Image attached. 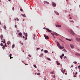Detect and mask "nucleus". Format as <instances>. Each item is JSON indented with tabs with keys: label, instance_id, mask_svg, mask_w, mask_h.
<instances>
[{
	"label": "nucleus",
	"instance_id": "1",
	"mask_svg": "<svg viewBox=\"0 0 80 80\" xmlns=\"http://www.w3.org/2000/svg\"><path fill=\"white\" fill-rule=\"evenodd\" d=\"M70 32L72 35H73V36H75V33H74V32H73V31H72V30H71Z\"/></svg>",
	"mask_w": 80,
	"mask_h": 80
},
{
	"label": "nucleus",
	"instance_id": "2",
	"mask_svg": "<svg viewBox=\"0 0 80 80\" xmlns=\"http://www.w3.org/2000/svg\"><path fill=\"white\" fill-rule=\"evenodd\" d=\"M52 6L53 7H56V4L55 3L52 2Z\"/></svg>",
	"mask_w": 80,
	"mask_h": 80
},
{
	"label": "nucleus",
	"instance_id": "3",
	"mask_svg": "<svg viewBox=\"0 0 80 80\" xmlns=\"http://www.w3.org/2000/svg\"><path fill=\"white\" fill-rule=\"evenodd\" d=\"M46 30H47V31H48V32H52V31H51V30H49V29H48V28H46Z\"/></svg>",
	"mask_w": 80,
	"mask_h": 80
},
{
	"label": "nucleus",
	"instance_id": "4",
	"mask_svg": "<svg viewBox=\"0 0 80 80\" xmlns=\"http://www.w3.org/2000/svg\"><path fill=\"white\" fill-rule=\"evenodd\" d=\"M54 12L55 14L57 15H59V13L57 12L56 11H54Z\"/></svg>",
	"mask_w": 80,
	"mask_h": 80
},
{
	"label": "nucleus",
	"instance_id": "5",
	"mask_svg": "<svg viewBox=\"0 0 80 80\" xmlns=\"http://www.w3.org/2000/svg\"><path fill=\"white\" fill-rule=\"evenodd\" d=\"M76 40L78 42H80V38H76Z\"/></svg>",
	"mask_w": 80,
	"mask_h": 80
},
{
	"label": "nucleus",
	"instance_id": "6",
	"mask_svg": "<svg viewBox=\"0 0 80 80\" xmlns=\"http://www.w3.org/2000/svg\"><path fill=\"white\" fill-rule=\"evenodd\" d=\"M70 46L72 48H74V46H73L72 44H70Z\"/></svg>",
	"mask_w": 80,
	"mask_h": 80
},
{
	"label": "nucleus",
	"instance_id": "7",
	"mask_svg": "<svg viewBox=\"0 0 80 80\" xmlns=\"http://www.w3.org/2000/svg\"><path fill=\"white\" fill-rule=\"evenodd\" d=\"M18 35L20 36V37H21V36H22V32H19V33H18Z\"/></svg>",
	"mask_w": 80,
	"mask_h": 80
},
{
	"label": "nucleus",
	"instance_id": "8",
	"mask_svg": "<svg viewBox=\"0 0 80 80\" xmlns=\"http://www.w3.org/2000/svg\"><path fill=\"white\" fill-rule=\"evenodd\" d=\"M3 35H1L0 38H1V40H2V39L3 38Z\"/></svg>",
	"mask_w": 80,
	"mask_h": 80
},
{
	"label": "nucleus",
	"instance_id": "9",
	"mask_svg": "<svg viewBox=\"0 0 80 80\" xmlns=\"http://www.w3.org/2000/svg\"><path fill=\"white\" fill-rule=\"evenodd\" d=\"M3 28L5 30H7V28L5 25H4L3 26Z\"/></svg>",
	"mask_w": 80,
	"mask_h": 80
},
{
	"label": "nucleus",
	"instance_id": "10",
	"mask_svg": "<svg viewBox=\"0 0 80 80\" xmlns=\"http://www.w3.org/2000/svg\"><path fill=\"white\" fill-rule=\"evenodd\" d=\"M51 35H52V36L54 38H55V36H54V34H53V33H51Z\"/></svg>",
	"mask_w": 80,
	"mask_h": 80
},
{
	"label": "nucleus",
	"instance_id": "11",
	"mask_svg": "<svg viewBox=\"0 0 80 80\" xmlns=\"http://www.w3.org/2000/svg\"><path fill=\"white\" fill-rule=\"evenodd\" d=\"M59 48H60L61 49H63L64 48V47H61V46H60L59 47Z\"/></svg>",
	"mask_w": 80,
	"mask_h": 80
},
{
	"label": "nucleus",
	"instance_id": "12",
	"mask_svg": "<svg viewBox=\"0 0 80 80\" xmlns=\"http://www.w3.org/2000/svg\"><path fill=\"white\" fill-rule=\"evenodd\" d=\"M48 51H47V50H45L44 51V52L45 53H48Z\"/></svg>",
	"mask_w": 80,
	"mask_h": 80
},
{
	"label": "nucleus",
	"instance_id": "13",
	"mask_svg": "<svg viewBox=\"0 0 80 80\" xmlns=\"http://www.w3.org/2000/svg\"><path fill=\"white\" fill-rule=\"evenodd\" d=\"M75 55H77V56H79V55H80V54H78V53H75Z\"/></svg>",
	"mask_w": 80,
	"mask_h": 80
},
{
	"label": "nucleus",
	"instance_id": "14",
	"mask_svg": "<svg viewBox=\"0 0 80 80\" xmlns=\"http://www.w3.org/2000/svg\"><path fill=\"white\" fill-rule=\"evenodd\" d=\"M57 45H58V47H60V44H59V43L58 42H57Z\"/></svg>",
	"mask_w": 80,
	"mask_h": 80
},
{
	"label": "nucleus",
	"instance_id": "15",
	"mask_svg": "<svg viewBox=\"0 0 80 80\" xmlns=\"http://www.w3.org/2000/svg\"><path fill=\"white\" fill-rule=\"evenodd\" d=\"M5 45H3V46L2 47V49L3 50H5Z\"/></svg>",
	"mask_w": 80,
	"mask_h": 80
},
{
	"label": "nucleus",
	"instance_id": "16",
	"mask_svg": "<svg viewBox=\"0 0 80 80\" xmlns=\"http://www.w3.org/2000/svg\"><path fill=\"white\" fill-rule=\"evenodd\" d=\"M1 42H3V43H5V40L4 39V41H2Z\"/></svg>",
	"mask_w": 80,
	"mask_h": 80
},
{
	"label": "nucleus",
	"instance_id": "17",
	"mask_svg": "<svg viewBox=\"0 0 80 80\" xmlns=\"http://www.w3.org/2000/svg\"><path fill=\"white\" fill-rule=\"evenodd\" d=\"M45 38L46 39H48V38H49L48 36H47L46 37V38Z\"/></svg>",
	"mask_w": 80,
	"mask_h": 80
},
{
	"label": "nucleus",
	"instance_id": "18",
	"mask_svg": "<svg viewBox=\"0 0 80 80\" xmlns=\"http://www.w3.org/2000/svg\"><path fill=\"white\" fill-rule=\"evenodd\" d=\"M66 40H68L69 41H71V39H68V38H66Z\"/></svg>",
	"mask_w": 80,
	"mask_h": 80
},
{
	"label": "nucleus",
	"instance_id": "19",
	"mask_svg": "<svg viewBox=\"0 0 80 80\" xmlns=\"http://www.w3.org/2000/svg\"><path fill=\"white\" fill-rule=\"evenodd\" d=\"M7 44H8V45L10 44V41H8V42H7Z\"/></svg>",
	"mask_w": 80,
	"mask_h": 80
},
{
	"label": "nucleus",
	"instance_id": "20",
	"mask_svg": "<svg viewBox=\"0 0 80 80\" xmlns=\"http://www.w3.org/2000/svg\"><path fill=\"white\" fill-rule=\"evenodd\" d=\"M60 63L59 62H57V65H60Z\"/></svg>",
	"mask_w": 80,
	"mask_h": 80
},
{
	"label": "nucleus",
	"instance_id": "21",
	"mask_svg": "<svg viewBox=\"0 0 80 80\" xmlns=\"http://www.w3.org/2000/svg\"><path fill=\"white\" fill-rule=\"evenodd\" d=\"M63 51H64V52H67V51H66V50L65 49H63Z\"/></svg>",
	"mask_w": 80,
	"mask_h": 80
},
{
	"label": "nucleus",
	"instance_id": "22",
	"mask_svg": "<svg viewBox=\"0 0 80 80\" xmlns=\"http://www.w3.org/2000/svg\"><path fill=\"white\" fill-rule=\"evenodd\" d=\"M28 34H27V33H25V36L26 37H27Z\"/></svg>",
	"mask_w": 80,
	"mask_h": 80
},
{
	"label": "nucleus",
	"instance_id": "23",
	"mask_svg": "<svg viewBox=\"0 0 80 80\" xmlns=\"http://www.w3.org/2000/svg\"><path fill=\"white\" fill-rule=\"evenodd\" d=\"M73 63H74L75 64H77V62H73Z\"/></svg>",
	"mask_w": 80,
	"mask_h": 80
},
{
	"label": "nucleus",
	"instance_id": "24",
	"mask_svg": "<svg viewBox=\"0 0 80 80\" xmlns=\"http://www.w3.org/2000/svg\"><path fill=\"white\" fill-rule=\"evenodd\" d=\"M33 66L34 67H35V68H37V66H36V65H34Z\"/></svg>",
	"mask_w": 80,
	"mask_h": 80
},
{
	"label": "nucleus",
	"instance_id": "25",
	"mask_svg": "<svg viewBox=\"0 0 80 80\" xmlns=\"http://www.w3.org/2000/svg\"><path fill=\"white\" fill-rule=\"evenodd\" d=\"M55 35H58V34H57V33L56 32H55V33H54Z\"/></svg>",
	"mask_w": 80,
	"mask_h": 80
},
{
	"label": "nucleus",
	"instance_id": "26",
	"mask_svg": "<svg viewBox=\"0 0 80 80\" xmlns=\"http://www.w3.org/2000/svg\"><path fill=\"white\" fill-rule=\"evenodd\" d=\"M61 57H64V54L63 53L62 54V55L61 56Z\"/></svg>",
	"mask_w": 80,
	"mask_h": 80
},
{
	"label": "nucleus",
	"instance_id": "27",
	"mask_svg": "<svg viewBox=\"0 0 80 80\" xmlns=\"http://www.w3.org/2000/svg\"><path fill=\"white\" fill-rule=\"evenodd\" d=\"M20 10L21 11V12H23V9L22 8L20 9Z\"/></svg>",
	"mask_w": 80,
	"mask_h": 80
},
{
	"label": "nucleus",
	"instance_id": "28",
	"mask_svg": "<svg viewBox=\"0 0 80 80\" xmlns=\"http://www.w3.org/2000/svg\"><path fill=\"white\" fill-rule=\"evenodd\" d=\"M3 43H1V47H2L3 46Z\"/></svg>",
	"mask_w": 80,
	"mask_h": 80
},
{
	"label": "nucleus",
	"instance_id": "29",
	"mask_svg": "<svg viewBox=\"0 0 80 80\" xmlns=\"http://www.w3.org/2000/svg\"><path fill=\"white\" fill-rule=\"evenodd\" d=\"M51 73H52V75H53V74H54V72H51Z\"/></svg>",
	"mask_w": 80,
	"mask_h": 80
},
{
	"label": "nucleus",
	"instance_id": "30",
	"mask_svg": "<svg viewBox=\"0 0 80 80\" xmlns=\"http://www.w3.org/2000/svg\"><path fill=\"white\" fill-rule=\"evenodd\" d=\"M47 60H50V59L49 58H47Z\"/></svg>",
	"mask_w": 80,
	"mask_h": 80
},
{
	"label": "nucleus",
	"instance_id": "31",
	"mask_svg": "<svg viewBox=\"0 0 80 80\" xmlns=\"http://www.w3.org/2000/svg\"><path fill=\"white\" fill-rule=\"evenodd\" d=\"M15 8H14V7H13V8H12V10H13V11H14V9Z\"/></svg>",
	"mask_w": 80,
	"mask_h": 80
},
{
	"label": "nucleus",
	"instance_id": "32",
	"mask_svg": "<svg viewBox=\"0 0 80 80\" xmlns=\"http://www.w3.org/2000/svg\"><path fill=\"white\" fill-rule=\"evenodd\" d=\"M14 47H15V45L14 44H13L12 45V48H14Z\"/></svg>",
	"mask_w": 80,
	"mask_h": 80
},
{
	"label": "nucleus",
	"instance_id": "33",
	"mask_svg": "<svg viewBox=\"0 0 80 80\" xmlns=\"http://www.w3.org/2000/svg\"><path fill=\"white\" fill-rule=\"evenodd\" d=\"M62 27V26L60 25H58V27Z\"/></svg>",
	"mask_w": 80,
	"mask_h": 80
},
{
	"label": "nucleus",
	"instance_id": "34",
	"mask_svg": "<svg viewBox=\"0 0 80 80\" xmlns=\"http://www.w3.org/2000/svg\"><path fill=\"white\" fill-rule=\"evenodd\" d=\"M75 75L76 74H75V75L73 76V77H77V76H76Z\"/></svg>",
	"mask_w": 80,
	"mask_h": 80
},
{
	"label": "nucleus",
	"instance_id": "35",
	"mask_svg": "<svg viewBox=\"0 0 80 80\" xmlns=\"http://www.w3.org/2000/svg\"><path fill=\"white\" fill-rule=\"evenodd\" d=\"M46 3H47V4H49V2H46Z\"/></svg>",
	"mask_w": 80,
	"mask_h": 80
},
{
	"label": "nucleus",
	"instance_id": "36",
	"mask_svg": "<svg viewBox=\"0 0 80 80\" xmlns=\"http://www.w3.org/2000/svg\"><path fill=\"white\" fill-rule=\"evenodd\" d=\"M44 3H47V1H44Z\"/></svg>",
	"mask_w": 80,
	"mask_h": 80
},
{
	"label": "nucleus",
	"instance_id": "37",
	"mask_svg": "<svg viewBox=\"0 0 80 80\" xmlns=\"http://www.w3.org/2000/svg\"><path fill=\"white\" fill-rule=\"evenodd\" d=\"M22 16V17H24V14H21Z\"/></svg>",
	"mask_w": 80,
	"mask_h": 80
},
{
	"label": "nucleus",
	"instance_id": "38",
	"mask_svg": "<svg viewBox=\"0 0 80 80\" xmlns=\"http://www.w3.org/2000/svg\"><path fill=\"white\" fill-rule=\"evenodd\" d=\"M40 73H37L38 75H40Z\"/></svg>",
	"mask_w": 80,
	"mask_h": 80
},
{
	"label": "nucleus",
	"instance_id": "39",
	"mask_svg": "<svg viewBox=\"0 0 80 80\" xmlns=\"http://www.w3.org/2000/svg\"><path fill=\"white\" fill-rule=\"evenodd\" d=\"M71 22H73V23H74V21L73 20H72L71 21H70Z\"/></svg>",
	"mask_w": 80,
	"mask_h": 80
},
{
	"label": "nucleus",
	"instance_id": "40",
	"mask_svg": "<svg viewBox=\"0 0 80 80\" xmlns=\"http://www.w3.org/2000/svg\"><path fill=\"white\" fill-rule=\"evenodd\" d=\"M60 57L61 58V59L62 60V57L60 56Z\"/></svg>",
	"mask_w": 80,
	"mask_h": 80
},
{
	"label": "nucleus",
	"instance_id": "41",
	"mask_svg": "<svg viewBox=\"0 0 80 80\" xmlns=\"http://www.w3.org/2000/svg\"><path fill=\"white\" fill-rule=\"evenodd\" d=\"M43 35H44V37L45 38H46V35H45V34H44Z\"/></svg>",
	"mask_w": 80,
	"mask_h": 80
},
{
	"label": "nucleus",
	"instance_id": "42",
	"mask_svg": "<svg viewBox=\"0 0 80 80\" xmlns=\"http://www.w3.org/2000/svg\"><path fill=\"white\" fill-rule=\"evenodd\" d=\"M67 58V57L66 56H64V58L65 59V58Z\"/></svg>",
	"mask_w": 80,
	"mask_h": 80
},
{
	"label": "nucleus",
	"instance_id": "43",
	"mask_svg": "<svg viewBox=\"0 0 80 80\" xmlns=\"http://www.w3.org/2000/svg\"><path fill=\"white\" fill-rule=\"evenodd\" d=\"M10 59H11V58H13V57H11V56H10Z\"/></svg>",
	"mask_w": 80,
	"mask_h": 80
},
{
	"label": "nucleus",
	"instance_id": "44",
	"mask_svg": "<svg viewBox=\"0 0 80 80\" xmlns=\"http://www.w3.org/2000/svg\"><path fill=\"white\" fill-rule=\"evenodd\" d=\"M27 37H26L25 38V40H27Z\"/></svg>",
	"mask_w": 80,
	"mask_h": 80
},
{
	"label": "nucleus",
	"instance_id": "45",
	"mask_svg": "<svg viewBox=\"0 0 80 80\" xmlns=\"http://www.w3.org/2000/svg\"><path fill=\"white\" fill-rule=\"evenodd\" d=\"M16 19H17V21H18L19 20V19H18V18H17Z\"/></svg>",
	"mask_w": 80,
	"mask_h": 80
},
{
	"label": "nucleus",
	"instance_id": "46",
	"mask_svg": "<svg viewBox=\"0 0 80 80\" xmlns=\"http://www.w3.org/2000/svg\"><path fill=\"white\" fill-rule=\"evenodd\" d=\"M10 57H11V56H12V54H11L10 55H9Z\"/></svg>",
	"mask_w": 80,
	"mask_h": 80
},
{
	"label": "nucleus",
	"instance_id": "47",
	"mask_svg": "<svg viewBox=\"0 0 80 80\" xmlns=\"http://www.w3.org/2000/svg\"><path fill=\"white\" fill-rule=\"evenodd\" d=\"M5 45L6 47H7V45L6 44V43H5Z\"/></svg>",
	"mask_w": 80,
	"mask_h": 80
},
{
	"label": "nucleus",
	"instance_id": "48",
	"mask_svg": "<svg viewBox=\"0 0 80 80\" xmlns=\"http://www.w3.org/2000/svg\"><path fill=\"white\" fill-rule=\"evenodd\" d=\"M56 27H58V25H56Z\"/></svg>",
	"mask_w": 80,
	"mask_h": 80
},
{
	"label": "nucleus",
	"instance_id": "49",
	"mask_svg": "<svg viewBox=\"0 0 80 80\" xmlns=\"http://www.w3.org/2000/svg\"><path fill=\"white\" fill-rule=\"evenodd\" d=\"M28 56H29V57H31V56L29 54Z\"/></svg>",
	"mask_w": 80,
	"mask_h": 80
},
{
	"label": "nucleus",
	"instance_id": "50",
	"mask_svg": "<svg viewBox=\"0 0 80 80\" xmlns=\"http://www.w3.org/2000/svg\"><path fill=\"white\" fill-rule=\"evenodd\" d=\"M15 28H17V25H15Z\"/></svg>",
	"mask_w": 80,
	"mask_h": 80
},
{
	"label": "nucleus",
	"instance_id": "51",
	"mask_svg": "<svg viewBox=\"0 0 80 80\" xmlns=\"http://www.w3.org/2000/svg\"><path fill=\"white\" fill-rule=\"evenodd\" d=\"M7 55H10V54L9 53H8Z\"/></svg>",
	"mask_w": 80,
	"mask_h": 80
},
{
	"label": "nucleus",
	"instance_id": "52",
	"mask_svg": "<svg viewBox=\"0 0 80 80\" xmlns=\"http://www.w3.org/2000/svg\"><path fill=\"white\" fill-rule=\"evenodd\" d=\"M53 77V78H55V76H54Z\"/></svg>",
	"mask_w": 80,
	"mask_h": 80
},
{
	"label": "nucleus",
	"instance_id": "53",
	"mask_svg": "<svg viewBox=\"0 0 80 80\" xmlns=\"http://www.w3.org/2000/svg\"><path fill=\"white\" fill-rule=\"evenodd\" d=\"M17 32H18V33L19 32V31L18 30L17 31Z\"/></svg>",
	"mask_w": 80,
	"mask_h": 80
},
{
	"label": "nucleus",
	"instance_id": "54",
	"mask_svg": "<svg viewBox=\"0 0 80 80\" xmlns=\"http://www.w3.org/2000/svg\"><path fill=\"white\" fill-rule=\"evenodd\" d=\"M41 51V52H43V50L42 49Z\"/></svg>",
	"mask_w": 80,
	"mask_h": 80
},
{
	"label": "nucleus",
	"instance_id": "55",
	"mask_svg": "<svg viewBox=\"0 0 80 80\" xmlns=\"http://www.w3.org/2000/svg\"><path fill=\"white\" fill-rule=\"evenodd\" d=\"M43 29H46V28H45V27H44L43 28Z\"/></svg>",
	"mask_w": 80,
	"mask_h": 80
},
{
	"label": "nucleus",
	"instance_id": "56",
	"mask_svg": "<svg viewBox=\"0 0 80 80\" xmlns=\"http://www.w3.org/2000/svg\"><path fill=\"white\" fill-rule=\"evenodd\" d=\"M23 38H25V36H23Z\"/></svg>",
	"mask_w": 80,
	"mask_h": 80
},
{
	"label": "nucleus",
	"instance_id": "57",
	"mask_svg": "<svg viewBox=\"0 0 80 80\" xmlns=\"http://www.w3.org/2000/svg\"><path fill=\"white\" fill-rule=\"evenodd\" d=\"M34 40H35V37L33 38Z\"/></svg>",
	"mask_w": 80,
	"mask_h": 80
},
{
	"label": "nucleus",
	"instance_id": "58",
	"mask_svg": "<svg viewBox=\"0 0 80 80\" xmlns=\"http://www.w3.org/2000/svg\"><path fill=\"white\" fill-rule=\"evenodd\" d=\"M25 64V65H28V64Z\"/></svg>",
	"mask_w": 80,
	"mask_h": 80
},
{
	"label": "nucleus",
	"instance_id": "59",
	"mask_svg": "<svg viewBox=\"0 0 80 80\" xmlns=\"http://www.w3.org/2000/svg\"><path fill=\"white\" fill-rule=\"evenodd\" d=\"M69 18H70V19H72V18L70 17Z\"/></svg>",
	"mask_w": 80,
	"mask_h": 80
},
{
	"label": "nucleus",
	"instance_id": "60",
	"mask_svg": "<svg viewBox=\"0 0 80 80\" xmlns=\"http://www.w3.org/2000/svg\"><path fill=\"white\" fill-rule=\"evenodd\" d=\"M33 35H34V37H35V35L34 34Z\"/></svg>",
	"mask_w": 80,
	"mask_h": 80
},
{
	"label": "nucleus",
	"instance_id": "61",
	"mask_svg": "<svg viewBox=\"0 0 80 80\" xmlns=\"http://www.w3.org/2000/svg\"><path fill=\"white\" fill-rule=\"evenodd\" d=\"M37 50H39V48H37Z\"/></svg>",
	"mask_w": 80,
	"mask_h": 80
},
{
	"label": "nucleus",
	"instance_id": "62",
	"mask_svg": "<svg viewBox=\"0 0 80 80\" xmlns=\"http://www.w3.org/2000/svg\"><path fill=\"white\" fill-rule=\"evenodd\" d=\"M71 67H73V65H72L71 66Z\"/></svg>",
	"mask_w": 80,
	"mask_h": 80
},
{
	"label": "nucleus",
	"instance_id": "63",
	"mask_svg": "<svg viewBox=\"0 0 80 80\" xmlns=\"http://www.w3.org/2000/svg\"><path fill=\"white\" fill-rule=\"evenodd\" d=\"M79 67H80V65L78 66V68H79Z\"/></svg>",
	"mask_w": 80,
	"mask_h": 80
},
{
	"label": "nucleus",
	"instance_id": "64",
	"mask_svg": "<svg viewBox=\"0 0 80 80\" xmlns=\"http://www.w3.org/2000/svg\"><path fill=\"white\" fill-rule=\"evenodd\" d=\"M23 34H24V35H25V32H24Z\"/></svg>",
	"mask_w": 80,
	"mask_h": 80
}]
</instances>
